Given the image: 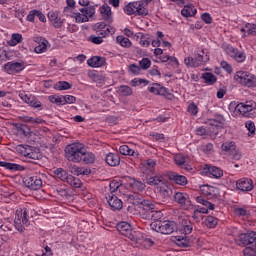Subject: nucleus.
Returning a JSON list of instances; mask_svg holds the SVG:
<instances>
[{"label":"nucleus","instance_id":"obj_39","mask_svg":"<svg viewBox=\"0 0 256 256\" xmlns=\"http://www.w3.org/2000/svg\"><path fill=\"white\" fill-rule=\"evenodd\" d=\"M196 63L197 66L204 65V63H207L209 61V54L205 51V49H202L197 55H196Z\"/></svg>","mask_w":256,"mask_h":256},{"label":"nucleus","instance_id":"obj_52","mask_svg":"<svg viewBox=\"0 0 256 256\" xmlns=\"http://www.w3.org/2000/svg\"><path fill=\"white\" fill-rule=\"evenodd\" d=\"M118 91L120 95H123L124 97H129L133 95V89L127 85H122L118 88Z\"/></svg>","mask_w":256,"mask_h":256},{"label":"nucleus","instance_id":"obj_17","mask_svg":"<svg viewBox=\"0 0 256 256\" xmlns=\"http://www.w3.org/2000/svg\"><path fill=\"white\" fill-rule=\"evenodd\" d=\"M149 93H153L154 95H161L162 97H173V94L169 93V89L165 86H161L159 83H153L152 86L148 87Z\"/></svg>","mask_w":256,"mask_h":256},{"label":"nucleus","instance_id":"obj_6","mask_svg":"<svg viewBox=\"0 0 256 256\" xmlns=\"http://www.w3.org/2000/svg\"><path fill=\"white\" fill-rule=\"evenodd\" d=\"M30 223L31 222L29 221V210H27V208L16 210L14 227L15 229H17V231L23 233V231H25V227H29Z\"/></svg>","mask_w":256,"mask_h":256},{"label":"nucleus","instance_id":"obj_36","mask_svg":"<svg viewBox=\"0 0 256 256\" xmlns=\"http://www.w3.org/2000/svg\"><path fill=\"white\" fill-rule=\"evenodd\" d=\"M241 33H244V37H249V35H256V24L246 23L243 28L240 29Z\"/></svg>","mask_w":256,"mask_h":256},{"label":"nucleus","instance_id":"obj_7","mask_svg":"<svg viewBox=\"0 0 256 256\" xmlns=\"http://www.w3.org/2000/svg\"><path fill=\"white\" fill-rule=\"evenodd\" d=\"M222 49L226 53V55L230 56L231 59L236 61V63H245L247 55L245 54L244 51L238 50L231 44H223Z\"/></svg>","mask_w":256,"mask_h":256},{"label":"nucleus","instance_id":"obj_4","mask_svg":"<svg viewBox=\"0 0 256 256\" xmlns=\"http://www.w3.org/2000/svg\"><path fill=\"white\" fill-rule=\"evenodd\" d=\"M150 227L152 231H156V233H161L162 235H171V233H175V231H177V223L170 220H154V222L150 224Z\"/></svg>","mask_w":256,"mask_h":256},{"label":"nucleus","instance_id":"obj_29","mask_svg":"<svg viewBox=\"0 0 256 256\" xmlns=\"http://www.w3.org/2000/svg\"><path fill=\"white\" fill-rule=\"evenodd\" d=\"M128 185L131 187V189H133V191H139L140 193L143 192V190L147 187L144 182L135 178L130 179Z\"/></svg>","mask_w":256,"mask_h":256},{"label":"nucleus","instance_id":"obj_54","mask_svg":"<svg viewBox=\"0 0 256 256\" xmlns=\"http://www.w3.org/2000/svg\"><path fill=\"white\" fill-rule=\"evenodd\" d=\"M48 99L50 103H55L56 105H65L64 96L51 95Z\"/></svg>","mask_w":256,"mask_h":256},{"label":"nucleus","instance_id":"obj_46","mask_svg":"<svg viewBox=\"0 0 256 256\" xmlns=\"http://www.w3.org/2000/svg\"><path fill=\"white\" fill-rule=\"evenodd\" d=\"M175 241L178 247H191V241L187 237L176 236Z\"/></svg>","mask_w":256,"mask_h":256},{"label":"nucleus","instance_id":"obj_32","mask_svg":"<svg viewBox=\"0 0 256 256\" xmlns=\"http://www.w3.org/2000/svg\"><path fill=\"white\" fill-rule=\"evenodd\" d=\"M0 167H4V169H8L9 171H25V166L11 162L0 161Z\"/></svg>","mask_w":256,"mask_h":256},{"label":"nucleus","instance_id":"obj_56","mask_svg":"<svg viewBox=\"0 0 256 256\" xmlns=\"http://www.w3.org/2000/svg\"><path fill=\"white\" fill-rule=\"evenodd\" d=\"M21 41H23V36L19 33H14L12 34V39L9 42V45H11L12 47L21 43Z\"/></svg>","mask_w":256,"mask_h":256},{"label":"nucleus","instance_id":"obj_43","mask_svg":"<svg viewBox=\"0 0 256 256\" xmlns=\"http://www.w3.org/2000/svg\"><path fill=\"white\" fill-rule=\"evenodd\" d=\"M121 155H130L131 157H139V152L129 148L127 145H122L119 148Z\"/></svg>","mask_w":256,"mask_h":256},{"label":"nucleus","instance_id":"obj_53","mask_svg":"<svg viewBox=\"0 0 256 256\" xmlns=\"http://www.w3.org/2000/svg\"><path fill=\"white\" fill-rule=\"evenodd\" d=\"M72 17L75 19L76 23H88L87 16H84L83 12H74Z\"/></svg>","mask_w":256,"mask_h":256},{"label":"nucleus","instance_id":"obj_14","mask_svg":"<svg viewBox=\"0 0 256 256\" xmlns=\"http://www.w3.org/2000/svg\"><path fill=\"white\" fill-rule=\"evenodd\" d=\"M174 201H176V203H178L183 209H191V198L187 193L176 192L174 195Z\"/></svg>","mask_w":256,"mask_h":256},{"label":"nucleus","instance_id":"obj_27","mask_svg":"<svg viewBox=\"0 0 256 256\" xmlns=\"http://www.w3.org/2000/svg\"><path fill=\"white\" fill-rule=\"evenodd\" d=\"M80 157L81 161H83V163L86 165H93V163H95V154L85 150V148L82 149V155Z\"/></svg>","mask_w":256,"mask_h":256},{"label":"nucleus","instance_id":"obj_9","mask_svg":"<svg viewBox=\"0 0 256 256\" xmlns=\"http://www.w3.org/2000/svg\"><path fill=\"white\" fill-rule=\"evenodd\" d=\"M221 149L224 155H228L232 161H239L242 155L239 149H237V145L233 141L224 142L221 146Z\"/></svg>","mask_w":256,"mask_h":256},{"label":"nucleus","instance_id":"obj_23","mask_svg":"<svg viewBox=\"0 0 256 256\" xmlns=\"http://www.w3.org/2000/svg\"><path fill=\"white\" fill-rule=\"evenodd\" d=\"M48 19L55 29H61V27H63V20L61 16H59V12L49 11Z\"/></svg>","mask_w":256,"mask_h":256},{"label":"nucleus","instance_id":"obj_18","mask_svg":"<svg viewBox=\"0 0 256 256\" xmlns=\"http://www.w3.org/2000/svg\"><path fill=\"white\" fill-rule=\"evenodd\" d=\"M17 151L20 153V155H23V157H27L28 159H34V161L39 159V154L33 152V147L29 145H18Z\"/></svg>","mask_w":256,"mask_h":256},{"label":"nucleus","instance_id":"obj_50","mask_svg":"<svg viewBox=\"0 0 256 256\" xmlns=\"http://www.w3.org/2000/svg\"><path fill=\"white\" fill-rule=\"evenodd\" d=\"M56 177L58 179H61L62 181H64L65 183H67V180L69 179V174L67 173V171H65L63 168H58L54 171Z\"/></svg>","mask_w":256,"mask_h":256},{"label":"nucleus","instance_id":"obj_60","mask_svg":"<svg viewBox=\"0 0 256 256\" xmlns=\"http://www.w3.org/2000/svg\"><path fill=\"white\" fill-rule=\"evenodd\" d=\"M110 187V195H113L119 187H121V181L112 180L109 184Z\"/></svg>","mask_w":256,"mask_h":256},{"label":"nucleus","instance_id":"obj_11","mask_svg":"<svg viewBox=\"0 0 256 256\" xmlns=\"http://www.w3.org/2000/svg\"><path fill=\"white\" fill-rule=\"evenodd\" d=\"M196 201H197V203H200V205H203L204 207L198 206V208H196L194 210V213H193L194 219H197V215H199V213L207 214V213H209V210L213 211L215 209V204L207 201L205 198H203L201 196H198L196 198Z\"/></svg>","mask_w":256,"mask_h":256},{"label":"nucleus","instance_id":"obj_42","mask_svg":"<svg viewBox=\"0 0 256 256\" xmlns=\"http://www.w3.org/2000/svg\"><path fill=\"white\" fill-rule=\"evenodd\" d=\"M15 127L19 135H24V137H29V135H31V128L26 124H16Z\"/></svg>","mask_w":256,"mask_h":256},{"label":"nucleus","instance_id":"obj_41","mask_svg":"<svg viewBox=\"0 0 256 256\" xmlns=\"http://www.w3.org/2000/svg\"><path fill=\"white\" fill-rule=\"evenodd\" d=\"M79 11L86 16V21L89 22V19L95 15V6L81 7L79 8Z\"/></svg>","mask_w":256,"mask_h":256},{"label":"nucleus","instance_id":"obj_40","mask_svg":"<svg viewBox=\"0 0 256 256\" xmlns=\"http://www.w3.org/2000/svg\"><path fill=\"white\" fill-rule=\"evenodd\" d=\"M197 14V9L195 8L194 5H186L184 8L181 10V15L183 17H193V15Z\"/></svg>","mask_w":256,"mask_h":256},{"label":"nucleus","instance_id":"obj_38","mask_svg":"<svg viewBox=\"0 0 256 256\" xmlns=\"http://www.w3.org/2000/svg\"><path fill=\"white\" fill-rule=\"evenodd\" d=\"M229 235H231L234 238V242L236 243V245H239L241 247L242 245L241 236L245 235V233H242L241 230H239V228L233 227L230 230Z\"/></svg>","mask_w":256,"mask_h":256},{"label":"nucleus","instance_id":"obj_31","mask_svg":"<svg viewBox=\"0 0 256 256\" xmlns=\"http://www.w3.org/2000/svg\"><path fill=\"white\" fill-rule=\"evenodd\" d=\"M87 64L89 67L93 68L103 67V65H105V58L101 56H94L87 60Z\"/></svg>","mask_w":256,"mask_h":256},{"label":"nucleus","instance_id":"obj_63","mask_svg":"<svg viewBox=\"0 0 256 256\" xmlns=\"http://www.w3.org/2000/svg\"><path fill=\"white\" fill-rule=\"evenodd\" d=\"M139 65L142 69L147 70L149 67H151V60L149 58H143L141 61H139Z\"/></svg>","mask_w":256,"mask_h":256},{"label":"nucleus","instance_id":"obj_58","mask_svg":"<svg viewBox=\"0 0 256 256\" xmlns=\"http://www.w3.org/2000/svg\"><path fill=\"white\" fill-rule=\"evenodd\" d=\"M245 127L246 129H248L249 133H248V136L251 137L253 135H255V131H256V128H255V122L253 121H247L245 123Z\"/></svg>","mask_w":256,"mask_h":256},{"label":"nucleus","instance_id":"obj_19","mask_svg":"<svg viewBox=\"0 0 256 256\" xmlns=\"http://www.w3.org/2000/svg\"><path fill=\"white\" fill-rule=\"evenodd\" d=\"M106 200L112 211H121L123 209V201L115 194H107Z\"/></svg>","mask_w":256,"mask_h":256},{"label":"nucleus","instance_id":"obj_2","mask_svg":"<svg viewBox=\"0 0 256 256\" xmlns=\"http://www.w3.org/2000/svg\"><path fill=\"white\" fill-rule=\"evenodd\" d=\"M116 229L120 235L127 237L134 243H141L143 240V233L133 230V227L129 222H120L117 224Z\"/></svg>","mask_w":256,"mask_h":256},{"label":"nucleus","instance_id":"obj_25","mask_svg":"<svg viewBox=\"0 0 256 256\" xmlns=\"http://www.w3.org/2000/svg\"><path fill=\"white\" fill-rule=\"evenodd\" d=\"M100 13L102 15V19L108 23H113V13L111 12V6L108 4H103L100 7Z\"/></svg>","mask_w":256,"mask_h":256},{"label":"nucleus","instance_id":"obj_48","mask_svg":"<svg viewBox=\"0 0 256 256\" xmlns=\"http://www.w3.org/2000/svg\"><path fill=\"white\" fill-rule=\"evenodd\" d=\"M73 85L67 81H59L55 84L54 89L56 91H67L68 89H71Z\"/></svg>","mask_w":256,"mask_h":256},{"label":"nucleus","instance_id":"obj_37","mask_svg":"<svg viewBox=\"0 0 256 256\" xmlns=\"http://www.w3.org/2000/svg\"><path fill=\"white\" fill-rule=\"evenodd\" d=\"M135 37L140 39L141 47H149L151 45V35L139 32L135 34Z\"/></svg>","mask_w":256,"mask_h":256},{"label":"nucleus","instance_id":"obj_13","mask_svg":"<svg viewBox=\"0 0 256 256\" xmlns=\"http://www.w3.org/2000/svg\"><path fill=\"white\" fill-rule=\"evenodd\" d=\"M25 69V62H8L4 65V71L8 73L9 75H13L15 73H21Z\"/></svg>","mask_w":256,"mask_h":256},{"label":"nucleus","instance_id":"obj_10","mask_svg":"<svg viewBox=\"0 0 256 256\" xmlns=\"http://www.w3.org/2000/svg\"><path fill=\"white\" fill-rule=\"evenodd\" d=\"M255 102L249 101L246 103H239L235 107V111H238L243 117H255L256 115Z\"/></svg>","mask_w":256,"mask_h":256},{"label":"nucleus","instance_id":"obj_1","mask_svg":"<svg viewBox=\"0 0 256 256\" xmlns=\"http://www.w3.org/2000/svg\"><path fill=\"white\" fill-rule=\"evenodd\" d=\"M130 201H133V205H138L142 219H146V221L161 219V212L155 211V205L151 201L137 198V195L130 196Z\"/></svg>","mask_w":256,"mask_h":256},{"label":"nucleus","instance_id":"obj_15","mask_svg":"<svg viewBox=\"0 0 256 256\" xmlns=\"http://www.w3.org/2000/svg\"><path fill=\"white\" fill-rule=\"evenodd\" d=\"M24 184L28 189L37 191L43 187V180L41 179V176H30L24 180Z\"/></svg>","mask_w":256,"mask_h":256},{"label":"nucleus","instance_id":"obj_20","mask_svg":"<svg viewBox=\"0 0 256 256\" xmlns=\"http://www.w3.org/2000/svg\"><path fill=\"white\" fill-rule=\"evenodd\" d=\"M241 241V247H247V245H250L251 247H256V232L250 231L244 233V235L241 236Z\"/></svg>","mask_w":256,"mask_h":256},{"label":"nucleus","instance_id":"obj_45","mask_svg":"<svg viewBox=\"0 0 256 256\" xmlns=\"http://www.w3.org/2000/svg\"><path fill=\"white\" fill-rule=\"evenodd\" d=\"M218 223L219 219L215 218L214 216H207L204 220V225L208 227V229H215Z\"/></svg>","mask_w":256,"mask_h":256},{"label":"nucleus","instance_id":"obj_26","mask_svg":"<svg viewBox=\"0 0 256 256\" xmlns=\"http://www.w3.org/2000/svg\"><path fill=\"white\" fill-rule=\"evenodd\" d=\"M168 179L170 181H174V183H176V185H181V187H185V185H187V183H189L187 180V177H185L184 175H181V174H177L176 172H169Z\"/></svg>","mask_w":256,"mask_h":256},{"label":"nucleus","instance_id":"obj_24","mask_svg":"<svg viewBox=\"0 0 256 256\" xmlns=\"http://www.w3.org/2000/svg\"><path fill=\"white\" fill-rule=\"evenodd\" d=\"M200 191L202 195H206L213 199V197H219V188L210 185H202L200 187Z\"/></svg>","mask_w":256,"mask_h":256},{"label":"nucleus","instance_id":"obj_35","mask_svg":"<svg viewBox=\"0 0 256 256\" xmlns=\"http://www.w3.org/2000/svg\"><path fill=\"white\" fill-rule=\"evenodd\" d=\"M157 191L159 192V194L164 197V199H168V197H171V195H173V191L171 190V188L169 187V185H167V182L163 183L162 185H160L157 188Z\"/></svg>","mask_w":256,"mask_h":256},{"label":"nucleus","instance_id":"obj_21","mask_svg":"<svg viewBox=\"0 0 256 256\" xmlns=\"http://www.w3.org/2000/svg\"><path fill=\"white\" fill-rule=\"evenodd\" d=\"M236 188L238 191H243L245 193L253 191V180L249 178H241L236 182Z\"/></svg>","mask_w":256,"mask_h":256},{"label":"nucleus","instance_id":"obj_28","mask_svg":"<svg viewBox=\"0 0 256 256\" xmlns=\"http://www.w3.org/2000/svg\"><path fill=\"white\" fill-rule=\"evenodd\" d=\"M146 181L148 185L157 187V189L166 182L165 178L161 175L151 176L147 178Z\"/></svg>","mask_w":256,"mask_h":256},{"label":"nucleus","instance_id":"obj_30","mask_svg":"<svg viewBox=\"0 0 256 256\" xmlns=\"http://www.w3.org/2000/svg\"><path fill=\"white\" fill-rule=\"evenodd\" d=\"M105 161L110 167H117V165L121 163V158L115 153H108L106 155Z\"/></svg>","mask_w":256,"mask_h":256},{"label":"nucleus","instance_id":"obj_16","mask_svg":"<svg viewBox=\"0 0 256 256\" xmlns=\"http://www.w3.org/2000/svg\"><path fill=\"white\" fill-rule=\"evenodd\" d=\"M202 173L207 177H213L214 179H221V177H223V170L217 166L205 165L202 169Z\"/></svg>","mask_w":256,"mask_h":256},{"label":"nucleus","instance_id":"obj_12","mask_svg":"<svg viewBox=\"0 0 256 256\" xmlns=\"http://www.w3.org/2000/svg\"><path fill=\"white\" fill-rule=\"evenodd\" d=\"M225 122V117L221 114H216L214 119H209L206 123L209 125V132L211 135H219V124Z\"/></svg>","mask_w":256,"mask_h":256},{"label":"nucleus","instance_id":"obj_22","mask_svg":"<svg viewBox=\"0 0 256 256\" xmlns=\"http://www.w3.org/2000/svg\"><path fill=\"white\" fill-rule=\"evenodd\" d=\"M155 167H157V161L153 159H147L142 164V173H144V175H154Z\"/></svg>","mask_w":256,"mask_h":256},{"label":"nucleus","instance_id":"obj_59","mask_svg":"<svg viewBox=\"0 0 256 256\" xmlns=\"http://www.w3.org/2000/svg\"><path fill=\"white\" fill-rule=\"evenodd\" d=\"M88 76L90 77V79H92V81H94L95 83H101L103 81V76L96 73L95 71L89 72Z\"/></svg>","mask_w":256,"mask_h":256},{"label":"nucleus","instance_id":"obj_8","mask_svg":"<svg viewBox=\"0 0 256 256\" xmlns=\"http://www.w3.org/2000/svg\"><path fill=\"white\" fill-rule=\"evenodd\" d=\"M234 79L244 87H256V77L249 72L238 71L234 75Z\"/></svg>","mask_w":256,"mask_h":256},{"label":"nucleus","instance_id":"obj_51","mask_svg":"<svg viewBox=\"0 0 256 256\" xmlns=\"http://www.w3.org/2000/svg\"><path fill=\"white\" fill-rule=\"evenodd\" d=\"M116 41L121 45V47H125L126 49H129L132 45L131 40L125 36H117Z\"/></svg>","mask_w":256,"mask_h":256},{"label":"nucleus","instance_id":"obj_5","mask_svg":"<svg viewBox=\"0 0 256 256\" xmlns=\"http://www.w3.org/2000/svg\"><path fill=\"white\" fill-rule=\"evenodd\" d=\"M84 147L85 146L79 142L67 145L65 148L66 159L72 161V163H81V155H83Z\"/></svg>","mask_w":256,"mask_h":256},{"label":"nucleus","instance_id":"obj_62","mask_svg":"<svg viewBox=\"0 0 256 256\" xmlns=\"http://www.w3.org/2000/svg\"><path fill=\"white\" fill-rule=\"evenodd\" d=\"M187 111L191 115H197L199 113V108L194 102H192L188 105Z\"/></svg>","mask_w":256,"mask_h":256},{"label":"nucleus","instance_id":"obj_33","mask_svg":"<svg viewBox=\"0 0 256 256\" xmlns=\"http://www.w3.org/2000/svg\"><path fill=\"white\" fill-rule=\"evenodd\" d=\"M34 41H36V43H40L34 48L35 53H45V51H47V45H49V41L39 37L35 38Z\"/></svg>","mask_w":256,"mask_h":256},{"label":"nucleus","instance_id":"obj_64","mask_svg":"<svg viewBox=\"0 0 256 256\" xmlns=\"http://www.w3.org/2000/svg\"><path fill=\"white\" fill-rule=\"evenodd\" d=\"M244 256H256V249L251 247H246L244 249Z\"/></svg>","mask_w":256,"mask_h":256},{"label":"nucleus","instance_id":"obj_34","mask_svg":"<svg viewBox=\"0 0 256 256\" xmlns=\"http://www.w3.org/2000/svg\"><path fill=\"white\" fill-rule=\"evenodd\" d=\"M175 163L180 167L181 169H184L185 171H191L193 168L187 162L185 161V156L178 154L175 156Z\"/></svg>","mask_w":256,"mask_h":256},{"label":"nucleus","instance_id":"obj_44","mask_svg":"<svg viewBox=\"0 0 256 256\" xmlns=\"http://www.w3.org/2000/svg\"><path fill=\"white\" fill-rule=\"evenodd\" d=\"M202 79H204L207 85H215L217 83V76L211 72H206L202 74Z\"/></svg>","mask_w":256,"mask_h":256},{"label":"nucleus","instance_id":"obj_49","mask_svg":"<svg viewBox=\"0 0 256 256\" xmlns=\"http://www.w3.org/2000/svg\"><path fill=\"white\" fill-rule=\"evenodd\" d=\"M66 183H68V185H70V187H74V189H79V187H81V179L70 175L68 177V180H66Z\"/></svg>","mask_w":256,"mask_h":256},{"label":"nucleus","instance_id":"obj_57","mask_svg":"<svg viewBox=\"0 0 256 256\" xmlns=\"http://www.w3.org/2000/svg\"><path fill=\"white\" fill-rule=\"evenodd\" d=\"M74 173L75 175H91V169L85 167H75Z\"/></svg>","mask_w":256,"mask_h":256},{"label":"nucleus","instance_id":"obj_61","mask_svg":"<svg viewBox=\"0 0 256 256\" xmlns=\"http://www.w3.org/2000/svg\"><path fill=\"white\" fill-rule=\"evenodd\" d=\"M88 41H90L94 45H101V43H103V38L101 36H99V34L97 36L90 35L88 38Z\"/></svg>","mask_w":256,"mask_h":256},{"label":"nucleus","instance_id":"obj_3","mask_svg":"<svg viewBox=\"0 0 256 256\" xmlns=\"http://www.w3.org/2000/svg\"><path fill=\"white\" fill-rule=\"evenodd\" d=\"M124 13L129 16L147 17V15H149V9L147 8V4L140 0L128 3L124 7Z\"/></svg>","mask_w":256,"mask_h":256},{"label":"nucleus","instance_id":"obj_47","mask_svg":"<svg viewBox=\"0 0 256 256\" xmlns=\"http://www.w3.org/2000/svg\"><path fill=\"white\" fill-rule=\"evenodd\" d=\"M96 33L99 37H101L102 39H105V37H109V35L115 34V29L111 26H108L104 30H97Z\"/></svg>","mask_w":256,"mask_h":256},{"label":"nucleus","instance_id":"obj_55","mask_svg":"<svg viewBox=\"0 0 256 256\" xmlns=\"http://www.w3.org/2000/svg\"><path fill=\"white\" fill-rule=\"evenodd\" d=\"M148 84L149 80L147 79L135 78L131 81L132 87H139V85H144V87H147Z\"/></svg>","mask_w":256,"mask_h":256}]
</instances>
